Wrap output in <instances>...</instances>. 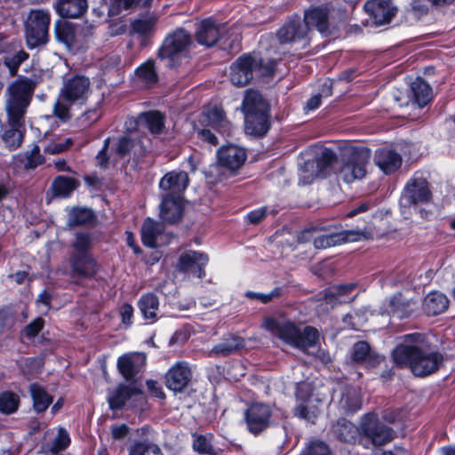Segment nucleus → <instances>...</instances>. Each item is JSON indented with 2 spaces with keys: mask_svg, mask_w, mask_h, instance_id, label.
Returning a JSON list of instances; mask_svg holds the SVG:
<instances>
[{
  "mask_svg": "<svg viewBox=\"0 0 455 455\" xmlns=\"http://www.w3.org/2000/svg\"><path fill=\"white\" fill-rule=\"evenodd\" d=\"M391 353L396 367L408 368L418 378H427L436 373L443 365L444 355L427 334L411 332L402 336Z\"/></svg>",
  "mask_w": 455,
  "mask_h": 455,
  "instance_id": "1",
  "label": "nucleus"
},
{
  "mask_svg": "<svg viewBox=\"0 0 455 455\" xmlns=\"http://www.w3.org/2000/svg\"><path fill=\"white\" fill-rule=\"evenodd\" d=\"M277 65L276 59L266 60L259 52H244L229 66L230 83L236 87H244L251 84L254 75L260 78H273Z\"/></svg>",
  "mask_w": 455,
  "mask_h": 455,
  "instance_id": "2",
  "label": "nucleus"
},
{
  "mask_svg": "<svg viewBox=\"0 0 455 455\" xmlns=\"http://www.w3.org/2000/svg\"><path fill=\"white\" fill-rule=\"evenodd\" d=\"M262 327L268 332L276 335L283 343L305 350L313 347L319 340L318 330L311 325H307L301 331L292 321H278L274 316H266Z\"/></svg>",
  "mask_w": 455,
  "mask_h": 455,
  "instance_id": "3",
  "label": "nucleus"
},
{
  "mask_svg": "<svg viewBox=\"0 0 455 455\" xmlns=\"http://www.w3.org/2000/svg\"><path fill=\"white\" fill-rule=\"evenodd\" d=\"M242 111L244 115L245 132L256 138L264 137L271 127L270 107L258 91H246Z\"/></svg>",
  "mask_w": 455,
  "mask_h": 455,
  "instance_id": "4",
  "label": "nucleus"
},
{
  "mask_svg": "<svg viewBox=\"0 0 455 455\" xmlns=\"http://www.w3.org/2000/svg\"><path fill=\"white\" fill-rule=\"evenodd\" d=\"M432 199L433 194L427 179L421 172H415L402 190L399 204L403 208L414 207L422 219L429 220L433 215L432 211L421 206L431 203Z\"/></svg>",
  "mask_w": 455,
  "mask_h": 455,
  "instance_id": "5",
  "label": "nucleus"
},
{
  "mask_svg": "<svg viewBox=\"0 0 455 455\" xmlns=\"http://www.w3.org/2000/svg\"><path fill=\"white\" fill-rule=\"evenodd\" d=\"M396 437L393 427L379 420L376 413H366L361 420L360 445L369 449L389 443Z\"/></svg>",
  "mask_w": 455,
  "mask_h": 455,
  "instance_id": "6",
  "label": "nucleus"
},
{
  "mask_svg": "<svg viewBox=\"0 0 455 455\" xmlns=\"http://www.w3.org/2000/svg\"><path fill=\"white\" fill-rule=\"evenodd\" d=\"M50 25L51 14L49 11L33 9L29 12L24 24L25 40L28 49H36L48 44Z\"/></svg>",
  "mask_w": 455,
  "mask_h": 455,
  "instance_id": "7",
  "label": "nucleus"
},
{
  "mask_svg": "<svg viewBox=\"0 0 455 455\" xmlns=\"http://www.w3.org/2000/svg\"><path fill=\"white\" fill-rule=\"evenodd\" d=\"M36 87V81L24 76L18 77L9 86L10 99L7 113H12L14 119L23 118Z\"/></svg>",
  "mask_w": 455,
  "mask_h": 455,
  "instance_id": "8",
  "label": "nucleus"
},
{
  "mask_svg": "<svg viewBox=\"0 0 455 455\" xmlns=\"http://www.w3.org/2000/svg\"><path fill=\"white\" fill-rule=\"evenodd\" d=\"M192 43L191 34L184 28H177L166 35L157 51V57L160 60H169L170 67L176 68L180 63H175V59L188 52Z\"/></svg>",
  "mask_w": 455,
  "mask_h": 455,
  "instance_id": "9",
  "label": "nucleus"
},
{
  "mask_svg": "<svg viewBox=\"0 0 455 455\" xmlns=\"http://www.w3.org/2000/svg\"><path fill=\"white\" fill-rule=\"evenodd\" d=\"M314 390L311 383L300 381L296 384L294 393L296 405L292 410L293 416L310 423H315L320 413L315 403L317 400L314 399Z\"/></svg>",
  "mask_w": 455,
  "mask_h": 455,
  "instance_id": "10",
  "label": "nucleus"
},
{
  "mask_svg": "<svg viewBox=\"0 0 455 455\" xmlns=\"http://www.w3.org/2000/svg\"><path fill=\"white\" fill-rule=\"evenodd\" d=\"M276 37L281 44H301V49H306L310 44L309 28L305 25L298 14L291 16L284 24L280 27Z\"/></svg>",
  "mask_w": 455,
  "mask_h": 455,
  "instance_id": "11",
  "label": "nucleus"
},
{
  "mask_svg": "<svg viewBox=\"0 0 455 455\" xmlns=\"http://www.w3.org/2000/svg\"><path fill=\"white\" fill-rule=\"evenodd\" d=\"M88 77L76 74L66 79L60 91V98L68 105H84L90 93Z\"/></svg>",
  "mask_w": 455,
  "mask_h": 455,
  "instance_id": "12",
  "label": "nucleus"
},
{
  "mask_svg": "<svg viewBox=\"0 0 455 455\" xmlns=\"http://www.w3.org/2000/svg\"><path fill=\"white\" fill-rule=\"evenodd\" d=\"M369 160V149H354L347 160L340 166L339 178L347 184L363 179L366 175V166Z\"/></svg>",
  "mask_w": 455,
  "mask_h": 455,
  "instance_id": "13",
  "label": "nucleus"
},
{
  "mask_svg": "<svg viewBox=\"0 0 455 455\" xmlns=\"http://www.w3.org/2000/svg\"><path fill=\"white\" fill-rule=\"evenodd\" d=\"M209 257L205 252L188 250L182 252L177 260L176 269L180 273L191 275L199 279L205 277V267Z\"/></svg>",
  "mask_w": 455,
  "mask_h": 455,
  "instance_id": "14",
  "label": "nucleus"
},
{
  "mask_svg": "<svg viewBox=\"0 0 455 455\" xmlns=\"http://www.w3.org/2000/svg\"><path fill=\"white\" fill-rule=\"evenodd\" d=\"M363 10L377 27L391 23L398 12V8L392 0H366Z\"/></svg>",
  "mask_w": 455,
  "mask_h": 455,
  "instance_id": "15",
  "label": "nucleus"
},
{
  "mask_svg": "<svg viewBox=\"0 0 455 455\" xmlns=\"http://www.w3.org/2000/svg\"><path fill=\"white\" fill-rule=\"evenodd\" d=\"M272 410L269 405L263 403H251L244 412V420L247 429L254 435L266 430L270 424Z\"/></svg>",
  "mask_w": 455,
  "mask_h": 455,
  "instance_id": "16",
  "label": "nucleus"
},
{
  "mask_svg": "<svg viewBox=\"0 0 455 455\" xmlns=\"http://www.w3.org/2000/svg\"><path fill=\"white\" fill-rule=\"evenodd\" d=\"M226 28L212 17L203 19L195 33L196 43L206 48L216 45L224 37Z\"/></svg>",
  "mask_w": 455,
  "mask_h": 455,
  "instance_id": "17",
  "label": "nucleus"
},
{
  "mask_svg": "<svg viewBox=\"0 0 455 455\" xmlns=\"http://www.w3.org/2000/svg\"><path fill=\"white\" fill-rule=\"evenodd\" d=\"M216 157L220 167L235 173L244 164L247 153L243 148L228 143L217 150Z\"/></svg>",
  "mask_w": 455,
  "mask_h": 455,
  "instance_id": "18",
  "label": "nucleus"
},
{
  "mask_svg": "<svg viewBox=\"0 0 455 455\" xmlns=\"http://www.w3.org/2000/svg\"><path fill=\"white\" fill-rule=\"evenodd\" d=\"M192 376V371L187 362H177L165 373V387L174 393L182 392L190 383Z\"/></svg>",
  "mask_w": 455,
  "mask_h": 455,
  "instance_id": "19",
  "label": "nucleus"
},
{
  "mask_svg": "<svg viewBox=\"0 0 455 455\" xmlns=\"http://www.w3.org/2000/svg\"><path fill=\"white\" fill-rule=\"evenodd\" d=\"M184 198L173 195H164L160 204V218L170 225L180 223L184 216Z\"/></svg>",
  "mask_w": 455,
  "mask_h": 455,
  "instance_id": "20",
  "label": "nucleus"
},
{
  "mask_svg": "<svg viewBox=\"0 0 455 455\" xmlns=\"http://www.w3.org/2000/svg\"><path fill=\"white\" fill-rule=\"evenodd\" d=\"M72 275L92 279L99 270V265L92 253H72L69 259Z\"/></svg>",
  "mask_w": 455,
  "mask_h": 455,
  "instance_id": "21",
  "label": "nucleus"
},
{
  "mask_svg": "<svg viewBox=\"0 0 455 455\" xmlns=\"http://www.w3.org/2000/svg\"><path fill=\"white\" fill-rule=\"evenodd\" d=\"M189 183L188 174L184 171H171L162 177L159 188L165 195H173L184 198V192Z\"/></svg>",
  "mask_w": 455,
  "mask_h": 455,
  "instance_id": "22",
  "label": "nucleus"
},
{
  "mask_svg": "<svg viewBox=\"0 0 455 455\" xmlns=\"http://www.w3.org/2000/svg\"><path fill=\"white\" fill-rule=\"evenodd\" d=\"M141 394V388L132 385V383L130 385L120 383L114 390L108 393L107 397L108 408L112 411H122L130 399Z\"/></svg>",
  "mask_w": 455,
  "mask_h": 455,
  "instance_id": "23",
  "label": "nucleus"
},
{
  "mask_svg": "<svg viewBox=\"0 0 455 455\" xmlns=\"http://www.w3.org/2000/svg\"><path fill=\"white\" fill-rule=\"evenodd\" d=\"M331 431L340 443L348 444H360L361 424L359 427L346 418H339L332 423Z\"/></svg>",
  "mask_w": 455,
  "mask_h": 455,
  "instance_id": "24",
  "label": "nucleus"
},
{
  "mask_svg": "<svg viewBox=\"0 0 455 455\" xmlns=\"http://www.w3.org/2000/svg\"><path fill=\"white\" fill-rule=\"evenodd\" d=\"M351 360L358 364L365 363L367 367L375 368L385 361V357L373 351L367 341L359 340L352 347Z\"/></svg>",
  "mask_w": 455,
  "mask_h": 455,
  "instance_id": "25",
  "label": "nucleus"
},
{
  "mask_svg": "<svg viewBox=\"0 0 455 455\" xmlns=\"http://www.w3.org/2000/svg\"><path fill=\"white\" fill-rule=\"evenodd\" d=\"M374 162L386 175H389L401 167L403 159L395 149L383 148L376 150Z\"/></svg>",
  "mask_w": 455,
  "mask_h": 455,
  "instance_id": "26",
  "label": "nucleus"
},
{
  "mask_svg": "<svg viewBox=\"0 0 455 455\" xmlns=\"http://www.w3.org/2000/svg\"><path fill=\"white\" fill-rule=\"evenodd\" d=\"M140 354L127 353L118 357L116 366L119 373L128 382L134 383L141 370Z\"/></svg>",
  "mask_w": 455,
  "mask_h": 455,
  "instance_id": "27",
  "label": "nucleus"
},
{
  "mask_svg": "<svg viewBox=\"0 0 455 455\" xmlns=\"http://www.w3.org/2000/svg\"><path fill=\"white\" fill-rule=\"evenodd\" d=\"M434 97L433 89L422 77L418 76L410 85L409 99L419 108L426 107Z\"/></svg>",
  "mask_w": 455,
  "mask_h": 455,
  "instance_id": "28",
  "label": "nucleus"
},
{
  "mask_svg": "<svg viewBox=\"0 0 455 455\" xmlns=\"http://www.w3.org/2000/svg\"><path fill=\"white\" fill-rule=\"evenodd\" d=\"M9 127L1 135L3 141L10 151L19 148L23 142V132L20 130L23 126L22 118L14 119L12 113H7Z\"/></svg>",
  "mask_w": 455,
  "mask_h": 455,
  "instance_id": "29",
  "label": "nucleus"
},
{
  "mask_svg": "<svg viewBox=\"0 0 455 455\" xmlns=\"http://www.w3.org/2000/svg\"><path fill=\"white\" fill-rule=\"evenodd\" d=\"M302 21L309 28V31L312 27H315L319 32L325 33L329 29V10L323 5L306 10Z\"/></svg>",
  "mask_w": 455,
  "mask_h": 455,
  "instance_id": "30",
  "label": "nucleus"
},
{
  "mask_svg": "<svg viewBox=\"0 0 455 455\" xmlns=\"http://www.w3.org/2000/svg\"><path fill=\"white\" fill-rule=\"evenodd\" d=\"M206 125L222 136H230L232 124L221 108L213 107L205 115Z\"/></svg>",
  "mask_w": 455,
  "mask_h": 455,
  "instance_id": "31",
  "label": "nucleus"
},
{
  "mask_svg": "<svg viewBox=\"0 0 455 455\" xmlns=\"http://www.w3.org/2000/svg\"><path fill=\"white\" fill-rule=\"evenodd\" d=\"M56 12L63 19H77L88 10L87 0H58L54 5Z\"/></svg>",
  "mask_w": 455,
  "mask_h": 455,
  "instance_id": "32",
  "label": "nucleus"
},
{
  "mask_svg": "<svg viewBox=\"0 0 455 455\" xmlns=\"http://www.w3.org/2000/svg\"><path fill=\"white\" fill-rule=\"evenodd\" d=\"M137 306L145 321L153 323L158 320L159 298L155 292L142 294L137 302Z\"/></svg>",
  "mask_w": 455,
  "mask_h": 455,
  "instance_id": "33",
  "label": "nucleus"
},
{
  "mask_svg": "<svg viewBox=\"0 0 455 455\" xmlns=\"http://www.w3.org/2000/svg\"><path fill=\"white\" fill-rule=\"evenodd\" d=\"M54 37L68 50H72L76 43V31L73 23L59 20L54 24Z\"/></svg>",
  "mask_w": 455,
  "mask_h": 455,
  "instance_id": "34",
  "label": "nucleus"
},
{
  "mask_svg": "<svg viewBox=\"0 0 455 455\" xmlns=\"http://www.w3.org/2000/svg\"><path fill=\"white\" fill-rule=\"evenodd\" d=\"M449 299L442 292L431 291L423 300L422 308L428 316H435L443 313L449 307Z\"/></svg>",
  "mask_w": 455,
  "mask_h": 455,
  "instance_id": "35",
  "label": "nucleus"
},
{
  "mask_svg": "<svg viewBox=\"0 0 455 455\" xmlns=\"http://www.w3.org/2000/svg\"><path fill=\"white\" fill-rule=\"evenodd\" d=\"M138 124L145 126L152 134H161L165 126V115L158 110L141 112Z\"/></svg>",
  "mask_w": 455,
  "mask_h": 455,
  "instance_id": "36",
  "label": "nucleus"
},
{
  "mask_svg": "<svg viewBox=\"0 0 455 455\" xmlns=\"http://www.w3.org/2000/svg\"><path fill=\"white\" fill-rule=\"evenodd\" d=\"M80 181L74 178L65 175L55 177L52 182L51 190L53 196L60 198H68L78 188Z\"/></svg>",
  "mask_w": 455,
  "mask_h": 455,
  "instance_id": "37",
  "label": "nucleus"
},
{
  "mask_svg": "<svg viewBox=\"0 0 455 455\" xmlns=\"http://www.w3.org/2000/svg\"><path fill=\"white\" fill-rule=\"evenodd\" d=\"M34 411L40 414L46 411L53 402V396L40 384L35 382L28 387Z\"/></svg>",
  "mask_w": 455,
  "mask_h": 455,
  "instance_id": "38",
  "label": "nucleus"
},
{
  "mask_svg": "<svg viewBox=\"0 0 455 455\" xmlns=\"http://www.w3.org/2000/svg\"><path fill=\"white\" fill-rule=\"evenodd\" d=\"M163 232V228L159 222L148 217L143 221L140 230L141 242L144 246L155 249L157 247V237Z\"/></svg>",
  "mask_w": 455,
  "mask_h": 455,
  "instance_id": "39",
  "label": "nucleus"
},
{
  "mask_svg": "<svg viewBox=\"0 0 455 455\" xmlns=\"http://www.w3.org/2000/svg\"><path fill=\"white\" fill-rule=\"evenodd\" d=\"M388 311L393 316L405 319L411 315L414 309L411 301L407 299L401 292H397L389 299Z\"/></svg>",
  "mask_w": 455,
  "mask_h": 455,
  "instance_id": "40",
  "label": "nucleus"
},
{
  "mask_svg": "<svg viewBox=\"0 0 455 455\" xmlns=\"http://www.w3.org/2000/svg\"><path fill=\"white\" fill-rule=\"evenodd\" d=\"M157 22L158 17L156 15H150L146 19L138 18L132 21L131 28L132 31L142 38L141 45H145L144 41L153 36Z\"/></svg>",
  "mask_w": 455,
  "mask_h": 455,
  "instance_id": "41",
  "label": "nucleus"
},
{
  "mask_svg": "<svg viewBox=\"0 0 455 455\" xmlns=\"http://www.w3.org/2000/svg\"><path fill=\"white\" fill-rule=\"evenodd\" d=\"M128 455H164L159 445L153 439H137L128 447Z\"/></svg>",
  "mask_w": 455,
  "mask_h": 455,
  "instance_id": "42",
  "label": "nucleus"
},
{
  "mask_svg": "<svg viewBox=\"0 0 455 455\" xmlns=\"http://www.w3.org/2000/svg\"><path fill=\"white\" fill-rule=\"evenodd\" d=\"M96 220L92 209L86 206H74L68 213V226L79 227L92 224Z\"/></svg>",
  "mask_w": 455,
  "mask_h": 455,
  "instance_id": "43",
  "label": "nucleus"
},
{
  "mask_svg": "<svg viewBox=\"0 0 455 455\" xmlns=\"http://www.w3.org/2000/svg\"><path fill=\"white\" fill-rule=\"evenodd\" d=\"M212 434H192V448L200 455H219L220 449L212 445Z\"/></svg>",
  "mask_w": 455,
  "mask_h": 455,
  "instance_id": "44",
  "label": "nucleus"
},
{
  "mask_svg": "<svg viewBox=\"0 0 455 455\" xmlns=\"http://www.w3.org/2000/svg\"><path fill=\"white\" fill-rule=\"evenodd\" d=\"M134 73L138 79L148 86L155 85L159 81L156 61L151 58L137 67Z\"/></svg>",
  "mask_w": 455,
  "mask_h": 455,
  "instance_id": "45",
  "label": "nucleus"
},
{
  "mask_svg": "<svg viewBox=\"0 0 455 455\" xmlns=\"http://www.w3.org/2000/svg\"><path fill=\"white\" fill-rule=\"evenodd\" d=\"M154 0H113L109 7V13L117 15L122 11H128L137 7L149 9Z\"/></svg>",
  "mask_w": 455,
  "mask_h": 455,
  "instance_id": "46",
  "label": "nucleus"
},
{
  "mask_svg": "<svg viewBox=\"0 0 455 455\" xmlns=\"http://www.w3.org/2000/svg\"><path fill=\"white\" fill-rule=\"evenodd\" d=\"M245 346L244 339L239 336H231L223 342L218 344L214 349L215 352L223 356H228L235 354Z\"/></svg>",
  "mask_w": 455,
  "mask_h": 455,
  "instance_id": "47",
  "label": "nucleus"
},
{
  "mask_svg": "<svg viewBox=\"0 0 455 455\" xmlns=\"http://www.w3.org/2000/svg\"><path fill=\"white\" fill-rule=\"evenodd\" d=\"M356 288L355 283H340L329 287L323 291V299L327 303L335 302L339 297L351 293Z\"/></svg>",
  "mask_w": 455,
  "mask_h": 455,
  "instance_id": "48",
  "label": "nucleus"
},
{
  "mask_svg": "<svg viewBox=\"0 0 455 455\" xmlns=\"http://www.w3.org/2000/svg\"><path fill=\"white\" fill-rule=\"evenodd\" d=\"M20 396L12 391L0 393V412L10 415L16 412L20 407Z\"/></svg>",
  "mask_w": 455,
  "mask_h": 455,
  "instance_id": "49",
  "label": "nucleus"
},
{
  "mask_svg": "<svg viewBox=\"0 0 455 455\" xmlns=\"http://www.w3.org/2000/svg\"><path fill=\"white\" fill-rule=\"evenodd\" d=\"M46 355L47 353L43 351L37 356L27 357L21 367L23 374L26 376H36L42 373Z\"/></svg>",
  "mask_w": 455,
  "mask_h": 455,
  "instance_id": "50",
  "label": "nucleus"
},
{
  "mask_svg": "<svg viewBox=\"0 0 455 455\" xmlns=\"http://www.w3.org/2000/svg\"><path fill=\"white\" fill-rule=\"evenodd\" d=\"M71 443V439L68 430L62 427L58 428V433L52 440L50 447L52 454H60L66 451Z\"/></svg>",
  "mask_w": 455,
  "mask_h": 455,
  "instance_id": "51",
  "label": "nucleus"
},
{
  "mask_svg": "<svg viewBox=\"0 0 455 455\" xmlns=\"http://www.w3.org/2000/svg\"><path fill=\"white\" fill-rule=\"evenodd\" d=\"M338 155L334 150L325 148L316 158V168L320 173L326 172L338 162Z\"/></svg>",
  "mask_w": 455,
  "mask_h": 455,
  "instance_id": "52",
  "label": "nucleus"
},
{
  "mask_svg": "<svg viewBox=\"0 0 455 455\" xmlns=\"http://www.w3.org/2000/svg\"><path fill=\"white\" fill-rule=\"evenodd\" d=\"M435 7L431 0H412L411 7L406 10L408 15L416 20L428 14L430 8Z\"/></svg>",
  "mask_w": 455,
  "mask_h": 455,
  "instance_id": "53",
  "label": "nucleus"
},
{
  "mask_svg": "<svg viewBox=\"0 0 455 455\" xmlns=\"http://www.w3.org/2000/svg\"><path fill=\"white\" fill-rule=\"evenodd\" d=\"M92 238L89 233L79 232L72 243L74 251L72 253L88 254L92 253Z\"/></svg>",
  "mask_w": 455,
  "mask_h": 455,
  "instance_id": "54",
  "label": "nucleus"
},
{
  "mask_svg": "<svg viewBox=\"0 0 455 455\" xmlns=\"http://www.w3.org/2000/svg\"><path fill=\"white\" fill-rule=\"evenodd\" d=\"M283 293H284V289L281 286H276L268 293H260V292H255L252 291H247L244 293V296L249 299H257L263 304H267L270 301H272L274 299L282 297L283 295Z\"/></svg>",
  "mask_w": 455,
  "mask_h": 455,
  "instance_id": "55",
  "label": "nucleus"
},
{
  "mask_svg": "<svg viewBox=\"0 0 455 455\" xmlns=\"http://www.w3.org/2000/svg\"><path fill=\"white\" fill-rule=\"evenodd\" d=\"M339 240V244L351 242H357L363 238H367V234H370L364 228L344 230L336 233Z\"/></svg>",
  "mask_w": 455,
  "mask_h": 455,
  "instance_id": "56",
  "label": "nucleus"
},
{
  "mask_svg": "<svg viewBox=\"0 0 455 455\" xmlns=\"http://www.w3.org/2000/svg\"><path fill=\"white\" fill-rule=\"evenodd\" d=\"M300 455H332L330 446L323 441H311Z\"/></svg>",
  "mask_w": 455,
  "mask_h": 455,
  "instance_id": "57",
  "label": "nucleus"
},
{
  "mask_svg": "<svg viewBox=\"0 0 455 455\" xmlns=\"http://www.w3.org/2000/svg\"><path fill=\"white\" fill-rule=\"evenodd\" d=\"M28 56V52L20 50L11 57H4V63L9 68L10 74L15 76L21 63L24 62Z\"/></svg>",
  "mask_w": 455,
  "mask_h": 455,
  "instance_id": "58",
  "label": "nucleus"
},
{
  "mask_svg": "<svg viewBox=\"0 0 455 455\" xmlns=\"http://www.w3.org/2000/svg\"><path fill=\"white\" fill-rule=\"evenodd\" d=\"M44 319L41 316H38L24 327L22 330V335H24L28 339H35L44 329Z\"/></svg>",
  "mask_w": 455,
  "mask_h": 455,
  "instance_id": "59",
  "label": "nucleus"
},
{
  "mask_svg": "<svg viewBox=\"0 0 455 455\" xmlns=\"http://www.w3.org/2000/svg\"><path fill=\"white\" fill-rule=\"evenodd\" d=\"M134 147V140L130 137L124 135L118 139V142L115 148V153L119 158L128 156Z\"/></svg>",
  "mask_w": 455,
  "mask_h": 455,
  "instance_id": "60",
  "label": "nucleus"
},
{
  "mask_svg": "<svg viewBox=\"0 0 455 455\" xmlns=\"http://www.w3.org/2000/svg\"><path fill=\"white\" fill-rule=\"evenodd\" d=\"M335 245H339V240L336 233L319 235L314 239V246L318 250L326 249Z\"/></svg>",
  "mask_w": 455,
  "mask_h": 455,
  "instance_id": "61",
  "label": "nucleus"
},
{
  "mask_svg": "<svg viewBox=\"0 0 455 455\" xmlns=\"http://www.w3.org/2000/svg\"><path fill=\"white\" fill-rule=\"evenodd\" d=\"M44 156L40 153L38 145H35L29 154L27 156V163L25 167L27 169H35L44 163Z\"/></svg>",
  "mask_w": 455,
  "mask_h": 455,
  "instance_id": "62",
  "label": "nucleus"
},
{
  "mask_svg": "<svg viewBox=\"0 0 455 455\" xmlns=\"http://www.w3.org/2000/svg\"><path fill=\"white\" fill-rule=\"evenodd\" d=\"M268 209L267 206H262L254 210L250 211L244 216V220L247 224L258 225L259 224L267 215Z\"/></svg>",
  "mask_w": 455,
  "mask_h": 455,
  "instance_id": "63",
  "label": "nucleus"
},
{
  "mask_svg": "<svg viewBox=\"0 0 455 455\" xmlns=\"http://www.w3.org/2000/svg\"><path fill=\"white\" fill-rule=\"evenodd\" d=\"M109 144H110V138L108 137L104 140L103 146L96 156L97 164L101 169H104V170L108 169L109 166V156L108 153V148H109Z\"/></svg>",
  "mask_w": 455,
  "mask_h": 455,
  "instance_id": "64",
  "label": "nucleus"
}]
</instances>
